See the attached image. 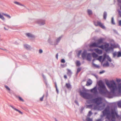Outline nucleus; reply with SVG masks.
<instances>
[{
  "label": "nucleus",
  "mask_w": 121,
  "mask_h": 121,
  "mask_svg": "<svg viewBox=\"0 0 121 121\" xmlns=\"http://www.w3.org/2000/svg\"><path fill=\"white\" fill-rule=\"evenodd\" d=\"M103 114L101 115V117L102 118L106 115V118H107L109 121H115L116 118H118L119 117L115 109H111L110 111L109 107L106 108L103 112Z\"/></svg>",
  "instance_id": "obj_1"
},
{
  "label": "nucleus",
  "mask_w": 121,
  "mask_h": 121,
  "mask_svg": "<svg viewBox=\"0 0 121 121\" xmlns=\"http://www.w3.org/2000/svg\"><path fill=\"white\" fill-rule=\"evenodd\" d=\"M102 99L100 98H98L93 99L91 100H88L87 101V102L88 103H90L91 102H92L95 103L97 104L96 106H95L94 104L87 105V108H91L94 110H102L103 109L105 106L104 105L100 107H98V105L101 104V103Z\"/></svg>",
  "instance_id": "obj_2"
},
{
  "label": "nucleus",
  "mask_w": 121,
  "mask_h": 121,
  "mask_svg": "<svg viewBox=\"0 0 121 121\" xmlns=\"http://www.w3.org/2000/svg\"><path fill=\"white\" fill-rule=\"evenodd\" d=\"M98 85L99 87L98 89L100 94H109L110 93L107 90L104 83L102 81H99L98 83Z\"/></svg>",
  "instance_id": "obj_3"
},
{
  "label": "nucleus",
  "mask_w": 121,
  "mask_h": 121,
  "mask_svg": "<svg viewBox=\"0 0 121 121\" xmlns=\"http://www.w3.org/2000/svg\"><path fill=\"white\" fill-rule=\"evenodd\" d=\"M106 83L110 90L111 93L114 94L117 89L116 84L115 82L113 81H112L110 82H107Z\"/></svg>",
  "instance_id": "obj_4"
},
{
  "label": "nucleus",
  "mask_w": 121,
  "mask_h": 121,
  "mask_svg": "<svg viewBox=\"0 0 121 121\" xmlns=\"http://www.w3.org/2000/svg\"><path fill=\"white\" fill-rule=\"evenodd\" d=\"M99 48L104 49L106 52L112 50L113 49L112 47H109V45L108 43H106L104 45L100 46Z\"/></svg>",
  "instance_id": "obj_5"
},
{
  "label": "nucleus",
  "mask_w": 121,
  "mask_h": 121,
  "mask_svg": "<svg viewBox=\"0 0 121 121\" xmlns=\"http://www.w3.org/2000/svg\"><path fill=\"white\" fill-rule=\"evenodd\" d=\"M80 95L83 98L86 99H89L91 97V95L88 93H86L85 92H80Z\"/></svg>",
  "instance_id": "obj_6"
},
{
  "label": "nucleus",
  "mask_w": 121,
  "mask_h": 121,
  "mask_svg": "<svg viewBox=\"0 0 121 121\" xmlns=\"http://www.w3.org/2000/svg\"><path fill=\"white\" fill-rule=\"evenodd\" d=\"M95 25L96 26H99L103 29H105V27L103 24L100 22L98 21H95L94 22Z\"/></svg>",
  "instance_id": "obj_7"
},
{
  "label": "nucleus",
  "mask_w": 121,
  "mask_h": 121,
  "mask_svg": "<svg viewBox=\"0 0 121 121\" xmlns=\"http://www.w3.org/2000/svg\"><path fill=\"white\" fill-rule=\"evenodd\" d=\"M104 58L103 59L102 61H104L105 58H107L108 60L110 62L111 61V59L108 55H107L106 53H104L103 55Z\"/></svg>",
  "instance_id": "obj_8"
},
{
  "label": "nucleus",
  "mask_w": 121,
  "mask_h": 121,
  "mask_svg": "<svg viewBox=\"0 0 121 121\" xmlns=\"http://www.w3.org/2000/svg\"><path fill=\"white\" fill-rule=\"evenodd\" d=\"M100 46L98 45V44L96 43H93L89 45V47L90 48H92L93 47H98L99 48V47Z\"/></svg>",
  "instance_id": "obj_9"
},
{
  "label": "nucleus",
  "mask_w": 121,
  "mask_h": 121,
  "mask_svg": "<svg viewBox=\"0 0 121 121\" xmlns=\"http://www.w3.org/2000/svg\"><path fill=\"white\" fill-rule=\"evenodd\" d=\"M104 40V39L102 38H100L97 40V42L96 43L98 44V45H99L100 44L102 43Z\"/></svg>",
  "instance_id": "obj_10"
},
{
  "label": "nucleus",
  "mask_w": 121,
  "mask_h": 121,
  "mask_svg": "<svg viewBox=\"0 0 121 121\" xmlns=\"http://www.w3.org/2000/svg\"><path fill=\"white\" fill-rule=\"evenodd\" d=\"M94 50L96 52L99 54H101L102 53L103 51L99 49H95Z\"/></svg>",
  "instance_id": "obj_11"
},
{
  "label": "nucleus",
  "mask_w": 121,
  "mask_h": 121,
  "mask_svg": "<svg viewBox=\"0 0 121 121\" xmlns=\"http://www.w3.org/2000/svg\"><path fill=\"white\" fill-rule=\"evenodd\" d=\"M91 91L95 94H96L97 92L96 87L95 86L94 88L91 89Z\"/></svg>",
  "instance_id": "obj_12"
},
{
  "label": "nucleus",
  "mask_w": 121,
  "mask_h": 121,
  "mask_svg": "<svg viewBox=\"0 0 121 121\" xmlns=\"http://www.w3.org/2000/svg\"><path fill=\"white\" fill-rule=\"evenodd\" d=\"M86 54H87L86 51V50H84L82 54V57L83 59L85 58Z\"/></svg>",
  "instance_id": "obj_13"
},
{
  "label": "nucleus",
  "mask_w": 121,
  "mask_h": 121,
  "mask_svg": "<svg viewBox=\"0 0 121 121\" xmlns=\"http://www.w3.org/2000/svg\"><path fill=\"white\" fill-rule=\"evenodd\" d=\"M92 81L91 80L89 79L87 82V83L86 84V86H89L90 85L92 84Z\"/></svg>",
  "instance_id": "obj_14"
},
{
  "label": "nucleus",
  "mask_w": 121,
  "mask_h": 121,
  "mask_svg": "<svg viewBox=\"0 0 121 121\" xmlns=\"http://www.w3.org/2000/svg\"><path fill=\"white\" fill-rule=\"evenodd\" d=\"M86 59L88 61H90L91 60V54L89 53L87 54Z\"/></svg>",
  "instance_id": "obj_15"
},
{
  "label": "nucleus",
  "mask_w": 121,
  "mask_h": 121,
  "mask_svg": "<svg viewBox=\"0 0 121 121\" xmlns=\"http://www.w3.org/2000/svg\"><path fill=\"white\" fill-rule=\"evenodd\" d=\"M95 60H93V63H92V65L94 67H95L96 68H99V65L95 64L93 62Z\"/></svg>",
  "instance_id": "obj_16"
},
{
  "label": "nucleus",
  "mask_w": 121,
  "mask_h": 121,
  "mask_svg": "<svg viewBox=\"0 0 121 121\" xmlns=\"http://www.w3.org/2000/svg\"><path fill=\"white\" fill-rule=\"evenodd\" d=\"M4 86L8 92L9 93H11V90L10 88L6 85H5Z\"/></svg>",
  "instance_id": "obj_17"
},
{
  "label": "nucleus",
  "mask_w": 121,
  "mask_h": 121,
  "mask_svg": "<svg viewBox=\"0 0 121 121\" xmlns=\"http://www.w3.org/2000/svg\"><path fill=\"white\" fill-rule=\"evenodd\" d=\"M102 56H99V57L97 59H96L98 60H99V61H100L101 62V63H102V62H103V61H102L103 60H102Z\"/></svg>",
  "instance_id": "obj_18"
},
{
  "label": "nucleus",
  "mask_w": 121,
  "mask_h": 121,
  "mask_svg": "<svg viewBox=\"0 0 121 121\" xmlns=\"http://www.w3.org/2000/svg\"><path fill=\"white\" fill-rule=\"evenodd\" d=\"M10 107L11 108H12L13 109H14L15 110H16L17 111H18L19 113H21V114H22V113L21 111H20V110H18V109H16V108H15L13 107V106H11Z\"/></svg>",
  "instance_id": "obj_19"
},
{
  "label": "nucleus",
  "mask_w": 121,
  "mask_h": 121,
  "mask_svg": "<svg viewBox=\"0 0 121 121\" xmlns=\"http://www.w3.org/2000/svg\"><path fill=\"white\" fill-rule=\"evenodd\" d=\"M118 90L120 92H121V83H120L118 84Z\"/></svg>",
  "instance_id": "obj_20"
},
{
  "label": "nucleus",
  "mask_w": 121,
  "mask_h": 121,
  "mask_svg": "<svg viewBox=\"0 0 121 121\" xmlns=\"http://www.w3.org/2000/svg\"><path fill=\"white\" fill-rule=\"evenodd\" d=\"M26 35L28 37H33L34 36L31 34H30V33H27L26 34Z\"/></svg>",
  "instance_id": "obj_21"
},
{
  "label": "nucleus",
  "mask_w": 121,
  "mask_h": 121,
  "mask_svg": "<svg viewBox=\"0 0 121 121\" xmlns=\"http://www.w3.org/2000/svg\"><path fill=\"white\" fill-rule=\"evenodd\" d=\"M92 55L93 57L94 58H96L98 56V55L94 52L92 53Z\"/></svg>",
  "instance_id": "obj_22"
},
{
  "label": "nucleus",
  "mask_w": 121,
  "mask_h": 121,
  "mask_svg": "<svg viewBox=\"0 0 121 121\" xmlns=\"http://www.w3.org/2000/svg\"><path fill=\"white\" fill-rule=\"evenodd\" d=\"M66 86L68 88H70L71 87L69 83H66Z\"/></svg>",
  "instance_id": "obj_23"
},
{
  "label": "nucleus",
  "mask_w": 121,
  "mask_h": 121,
  "mask_svg": "<svg viewBox=\"0 0 121 121\" xmlns=\"http://www.w3.org/2000/svg\"><path fill=\"white\" fill-rule=\"evenodd\" d=\"M14 3L16 4H17V5H21V6H23V5L22 4H21V3H19V2H17V1H15L14 2Z\"/></svg>",
  "instance_id": "obj_24"
},
{
  "label": "nucleus",
  "mask_w": 121,
  "mask_h": 121,
  "mask_svg": "<svg viewBox=\"0 0 121 121\" xmlns=\"http://www.w3.org/2000/svg\"><path fill=\"white\" fill-rule=\"evenodd\" d=\"M107 16V14L106 12H104V13L103 17L104 18V19H106Z\"/></svg>",
  "instance_id": "obj_25"
},
{
  "label": "nucleus",
  "mask_w": 121,
  "mask_h": 121,
  "mask_svg": "<svg viewBox=\"0 0 121 121\" xmlns=\"http://www.w3.org/2000/svg\"><path fill=\"white\" fill-rule=\"evenodd\" d=\"M103 66L104 67L108 66H109V64L108 62L103 64Z\"/></svg>",
  "instance_id": "obj_26"
},
{
  "label": "nucleus",
  "mask_w": 121,
  "mask_h": 121,
  "mask_svg": "<svg viewBox=\"0 0 121 121\" xmlns=\"http://www.w3.org/2000/svg\"><path fill=\"white\" fill-rule=\"evenodd\" d=\"M121 56V52H119L117 53V57H119Z\"/></svg>",
  "instance_id": "obj_27"
},
{
  "label": "nucleus",
  "mask_w": 121,
  "mask_h": 121,
  "mask_svg": "<svg viewBox=\"0 0 121 121\" xmlns=\"http://www.w3.org/2000/svg\"><path fill=\"white\" fill-rule=\"evenodd\" d=\"M76 65L78 66H79L81 65L80 62L78 60L76 61Z\"/></svg>",
  "instance_id": "obj_28"
},
{
  "label": "nucleus",
  "mask_w": 121,
  "mask_h": 121,
  "mask_svg": "<svg viewBox=\"0 0 121 121\" xmlns=\"http://www.w3.org/2000/svg\"><path fill=\"white\" fill-rule=\"evenodd\" d=\"M3 14L9 18H10L11 17V16H10L6 14L3 13Z\"/></svg>",
  "instance_id": "obj_29"
},
{
  "label": "nucleus",
  "mask_w": 121,
  "mask_h": 121,
  "mask_svg": "<svg viewBox=\"0 0 121 121\" xmlns=\"http://www.w3.org/2000/svg\"><path fill=\"white\" fill-rule=\"evenodd\" d=\"M17 98H18L19 99V100L20 101L23 102H24V100L20 97L19 96H18L17 97Z\"/></svg>",
  "instance_id": "obj_30"
},
{
  "label": "nucleus",
  "mask_w": 121,
  "mask_h": 121,
  "mask_svg": "<svg viewBox=\"0 0 121 121\" xmlns=\"http://www.w3.org/2000/svg\"><path fill=\"white\" fill-rule=\"evenodd\" d=\"M0 18L3 20H4L5 19L4 18L3 16L0 13Z\"/></svg>",
  "instance_id": "obj_31"
},
{
  "label": "nucleus",
  "mask_w": 121,
  "mask_h": 121,
  "mask_svg": "<svg viewBox=\"0 0 121 121\" xmlns=\"http://www.w3.org/2000/svg\"><path fill=\"white\" fill-rule=\"evenodd\" d=\"M71 73H72L71 71L69 69H68L67 72V74L70 75L71 74Z\"/></svg>",
  "instance_id": "obj_32"
},
{
  "label": "nucleus",
  "mask_w": 121,
  "mask_h": 121,
  "mask_svg": "<svg viewBox=\"0 0 121 121\" xmlns=\"http://www.w3.org/2000/svg\"><path fill=\"white\" fill-rule=\"evenodd\" d=\"M24 47L27 49H28L30 48V46L28 45L25 44L24 45Z\"/></svg>",
  "instance_id": "obj_33"
},
{
  "label": "nucleus",
  "mask_w": 121,
  "mask_h": 121,
  "mask_svg": "<svg viewBox=\"0 0 121 121\" xmlns=\"http://www.w3.org/2000/svg\"><path fill=\"white\" fill-rule=\"evenodd\" d=\"M88 13L89 15H91L92 14V11L90 9L88 10Z\"/></svg>",
  "instance_id": "obj_34"
},
{
  "label": "nucleus",
  "mask_w": 121,
  "mask_h": 121,
  "mask_svg": "<svg viewBox=\"0 0 121 121\" xmlns=\"http://www.w3.org/2000/svg\"><path fill=\"white\" fill-rule=\"evenodd\" d=\"M92 114V113L91 111H89L88 112V114L87 115L88 117H90L91 115Z\"/></svg>",
  "instance_id": "obj_35"
},
{
  "label": "nucleus",
  "mask_w": 121,
  "mask_h": 121,
  "mask_svg": "<svg viewBox=\"0 0 121 121\" xmlns=\"http://www.w3.org/2000/svg\"><path fill=\"white\" fill-rule=\"evenodd\" d=\"M86 120L87 121H92V119L89 118H87Z\"/></svg>",
  "instance_id": "obj_36"
},
{
  "label": "nucleus",
  "mask_w": 121,
  "mask_h": 121,
  "mask_svg": "<svg viewBox=\"0 0 121 121\" xmlns=\"http://www.w3.org/2000/svg\"><path fill=\"white\" fill-rule=\"evenodd\" d=\"M111 22L112 24H115V23L114 22L113 18V17H112V18Z\"/></svg>",
  "instance_id": "obj_37"
},
{
  "label": "nucleus",
  "mask_w": 121,
  "mask_h": 121,
  "mask_svg": "<svg viewBox=\"0 0 121 121\" xmlns=\"http://www.w3.org/2000/svg\"><path fill=\"white\" fill-rule=\"evenodd\" d=\"M81 69L80 68H78L77 69V72L78 73L81 70Z\"/></svg>",
  "instance_id": "obj_38"
},
{
  "label": "nucleus",
  "mask_w": 121,
  "mask_h": 121,
  "mask_svg": "<svg viewBox=\"0 0 121 121\" xmlns=\"http://www.w3.org/2000/svg\"><path fill=\"white\" fill-rule=\"evenodd\" d=\"M44 96V95H43V96L40 98V100L41 101H42L43 100V98Z\"/></svg>",
  "instance_id": "obj_39"
},
{
  "label": "nucleus",
  "mask_w": 121,
  "mask_h": 121,
  "mask_svg": "<svg viewBox=\"0 0 121 121\" xmlns=\"http://www.w3.org/2000/svg\"><path fill=\"white\" fill-rule=\"evenodd\" d=\"M61 62L62 63H64L65 62V61L64 59H62L61 60Z\"/></svg>",
  "instance_id": "obj_40"
},
{
  "label": "nucleus",
  "mask_w": 121,
  "mask_h": 121,
  "mask_svg": "<svg viewBox=\"0 0 121 121\" xmlns=\"http://www.w3.org/2000/svg\"><path fill=\"white\" fill-rule=\"evenodd\" d=\"M61 38L60 37L57 39L56 40V41L57 42H58L60 40Z\"/></svg>",
  "instance_id": "obj_41"
},
{
  "label": "nucleus",
  "mask_w": 121,
  "mask_h": 121,
  "mask_svg": "<svg viewBox=\"0 0 121 121\" xmlns=\"http://www.w3.org/2000/svg\"><path fill=\"white\" fill-rule=\"evenodd\" d=\"M116 81L117 82H119L121 81V80L120 79H117Z\"/></svg>",
  "instance_id": "obj_42"
},
{
  "label": "nucleus",
  "mask_w": 121,
  "mask_h": 121,
  "mask_svg": "<svg viewBox=\"0 0 121 121\" xmlns=\"http://www.w3.org/2000/svg\"><path fill=\"white\" fill-rule=\"evenodd\" d=\"M117 54L116 53H113V56L114 57H115L116 56Z\"/></svg>",
  "instance_id": "obj_43"
},
{
  "label": "nucleus",
  "mask_w": 121,
  "mask_h": 121,
  "mask_svg": "<svg viewBox=\"0 0 121 121\" xmlns=\"http://www.w3.org/2000/svg\"><path fill=\"white\" fill-rule=\"evenodd\" d=\"M43 51L41 49H40L39 51V52L40 53H41Z\"/></svg>",
  "instance_id": "obj_44"
},
{
  "label": "nucleus",
  "mask_w": 121,
  "mask_h": 121,
  "mask_svg": "<svg viewBox=\"0 0 121 121\" xmlns=\"http://www.w3.org/2000/svg\"><path fill=\"white\" fill-rule=\"evenodd\" d=\"M104 72H105V71H100L99 72V73L102 74V73H104Z\"/></svg>",
  "instance_id": "obj_45"
},
{
  "label": "nucleus",
  "mask_w": 121,
  "mask_h": 121,
  "mask_svg": "<svg viewBox=\"0 0 121 121\" xmlns=\"http://www.w3.org/2000/svg\"><path fill=\"white\" fill-rule=\"evenodd\" d=\"M102 121L101 119H99L96 120V121Z\"/></svg>",
  "instance_id": "obj_46"
},
{
  "label": "nucleus",
  "mask_w": 121,
  "mask_h": 121,
  "mask_svg": "<svg viewBox=\"0 0 121 121\" xmlns=\"http://www.w3.org/2000/svg\"><path fill=\"white\" fill-rule=\"evenodd\" d=\"M119 25L120 26H121V20H120L119 21Z\"/></svg>",
  "instance_id": "obj_47"
},
{
  "label": "nucleus",
  "mask_w": 121,
  "mask_h": 121,
  "mask_svg": "<svg viewBox=\"0 0 121 121\" xmlns=\"http://www.w3.org/2000/svg\"><path fill=\"white\" fill-rule=\"evenodd\" d=\"M64 77L65 79H66V78H67V76L66 75H64Z\"/></svg>",
  "instance_id": "obj_48"
},
{
  "label": "nucleus",
  "mask_w": 121,
  "mask_h": 121,
  "mask_svg": "<svg viewBox=\"0 0 121 121\" xmlns=\"http://www.w3.org/2000/svg\"><path fill=\"white\" fill-rule=\"evenodd\" d=\"M56 58L57 59H58V53H57L56 54Z\"/></svg>",
  "instance_id": "obj_49"
},
{
  "label": "nucleus",
  "mask_w": 121,
  "mask_h": 121,
  "mask_svg": "<svg viewBox=\"0 0 121 121\" xmlns=\"http://www.w3.org/2000/svg\"><path fill=\"white\" fill-rule=\"evenodd\" d=\"M45 24L44 22H43V23H41V25H44Z\"/></svg>",
  "instance_id": "obj_50"
},
{
  "label": "nucleus",
  "mask_w": 121,
  "mask_h": 121,
  "mask_svg": "<svg viewBox=\"0 0 121 121\" xmlns=\"http://www.w3.org/2000/svg\"><path fill=\"white\" fill-rule=\"evenodd\" d=\"M55 86H56V91H57V86H56V84Z\"/></svg>",
  "instance_id": "obj_51"
},
{
  "label": "nucleus",
  "mask_w": 121,
  "mask_h": 121,
  "mask_svg": "<svg viewBox=\"0 0 121 121\" xmlns=\"http://www.w3.org/2000/svg\"><path fill=\"white\" fill-rule=\"evenodd\" d=\"M118 106H120L121 107V104H118Z\"/></svg>",
  "instance_id": "obj_52"
},
{
  "label": "nucleus",
  "mask_w": 121,
  "mask_h": 121,
  "mask_svg": "<svg viewBox=\"0 0 121 121\" xmlns=\"http://www.w3.org/2000/svg\"><path fill=\"white\" fill-rule=\"evenodd\" d=\"M81 51H79V55L80 54V53H81Z\"/></svg>",
  "instance_id": "obj_53"
},
{
  "label": "nucleus",
  "mask_w": 121,
  "mask_h": 121,
  "mask_svg": "<svg viewBox=\"0 0 121 121\" xmlns=\"http://www.w3.org/2000/svg\"><path fill=\"white\" fill-rule=\"evenodd\" d=\"M92 51V50H91V49H90V50H89V51Z\"/></svg>",
  "instance_id": "obj_54"
},
{
  "label": "nucleus",
  "mask_w": 121,
  "mask_h": 121,
  "mask_svg": "<svg viewBox=\"0 0 121 121\" xmlns=\"http://www.w3.org/2000/svg\"><path fill=\"white\" fill-rule=\"evenodd\" d=\"M4 28L5 29V30H7V29H5V27H4Z\"/></svg>",
  "instance_id": "obj_55"
},
{
  "label": "nucleus",
  "mask_w": 121,
  "mask_h": 121,
  "mask_svg": "<svg viewBox=\"0 0 121 121\" xmlns=\"http://www.w3.org/2000/svg\"><path fill=\"white\" fill-rule=\"evenodd\" d=\"M56 121H57V120H56Z\"/></svg>",
  "instance_id": "obj_56"
}]
</instances>
